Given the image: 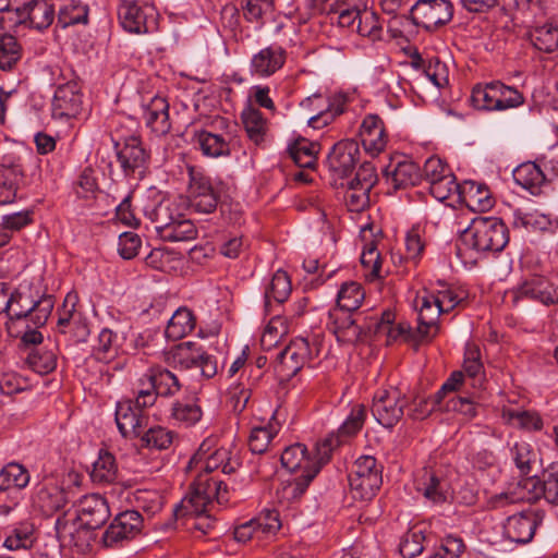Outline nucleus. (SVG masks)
<instances>
[{
	"label": "nucleus",
	"instance_id": "f03ea898",
	"mask_svg": "<svg viewBox=\"0 0 558 558\" xmlns=\"http://www.w3.org/2000/svg\"><path fill=\"white\" fill-rule=\"evenodd\" d=\"M461 241L478 253H499L509 242V230L500 218L477 217L461 233Z\"/></svg>",
	"mask_w": 558,
	"mask_h": 558
},
{
	"label": "nucleus",
	"instance_id": "603ef678",
	"mask_svg": "<svg viewBox=\"0 0 558 558\" xmlns=\"http://www.w3.org/2000/svg\"><path fill=\"white\" fill-rule=\"evenodd\" d=\"M496 101L495 81L485 85L477 84L473 87L471 104L474 108L487 111L498 110Z\"/></svg>",
	"mask_w": 558,
	"mask_h": 558
},
{
	"label": "nucleus",
	"instance_id": "72a5a7b5",
	"mask_svg": "<svg viewBox=\"0 0 558 558\" xmlns=\"http://www.w3.org/2000/svg\"><path fill=\"white\" fill-rule=\"evenodd\" d=\"M291 290L292 286L288 274L283 270L276 271L265 290V312L270 313L271 301L278 304L287 301Z\"/></svg>",
	"mask_w": 558,
	"mask_h": 558
},
{
	"label": "nucleus",
	"instance_id": "9b49d317",
	"mask_svg": "<svg viewBox=\"0 0 558 558\" xmlns=\"http://www.w3.org/2000/svg\"><path fill=\"white\" fill-rule=\"evenodd\" d=\"M354 312L341 308L329 311L328 329L336 336L338 342L342 344H355L363 341L372 329L371 326L360 324L362 314L353 316Z\"/></svg>",
	"mask_w": 558,
	"mask_h": 558
},
{
	"label": "nucleus",
	"instance_id": "20e7f679",
	"mask_svg": "<svg viewBox=\"0 0 558 558\" xmlns=\"http://www.w3.org/2000/svg\"><path fill=\"white\" fill-rule=\"evenodd\" d=\"M318 456H279L281 465L291 474L295 475L293 483L282 488L283 496L291 499L300 498L310 483L319 473L322 465L329 461L330 456H323L317 460Z\"/></svg>",
	"mask_w": 558,
	"mask_h": 558
},
{
	"label": "nucleus",
	"instance_id": "c03bdc74",
	"mask_svg": "<svg viewBox=\"0 0 558 558\" xmlns=\"http://www.w3.org/2000/svg\"><path fill=\"white\" fill-rule=\"evenodd\" d=\"M318 144L308 142L304 138L295 141L290 147L289 153L293 161L300 168H312L316 163Z\"/></svg>",
	"mask_w": 558,
	"mask_h": 558
},
{
	"label": "nucleus",
	"instance_id": "0e129e2a",
	"mask_svg": "<svg viewBox=\"0 0 558 558\" xmlns=\"http://www.w3.org/2000/svg\"><path fill=\"white\" fill-rule=\"evenodd\" d=\"M464 549L465 545L461 538L448 535L428 558H460Z\"/></svg>",
	"mask_w": 558,
	"mask_h": 558
},
{
	"label": "nucleus",
	"instance_id": "393cba45",
	"mask_svg": "<svg viewBox=\"0 0 558 558\" xmlns=\"http://www.w3.org/2000/svg\"><path fill=\"white\" fill-rule=\"evenodd\" d=\"M137 390H146L154 395L155 401L158 396H173L180 390V383L177 376L170 371L161 367L150 368L147 384H143Z\"/></svg>",
	"mask_w": 558,
	"mask_h": 558
},
{
	"label": "nucleus",
	"instance_id": "a878e982",
	"mask_svg": "<svg viewBox=\"0 0 558 558\" xmlns=\"http://www.w3.org/2000/svg\"><path fill=\"white\" fill-rule=\"evenodd\" d=\"M310 359V343L304 338L291 341L290 344L277 355V360L282 367L293 375L296 374Z\"/></svg>",
	"mask_w": 558,
	"mask_h": 558
},
{
	"label": "nucleus",
	"instance_id": "69168bd1",
	"mask_svg": "<svg viewBox=\"0 0 558 558\" xmlns=\"http://www.w3.org/2000/svg\"><path fill=\"white\" fill-rule=\"evenodd\" d=\"M78 303V295L76 292H69L61 305L58 310L59 318H58V327L61 332H65V327L70 326L72 320L78 316L76 312V305Z\"/></svg>",
	"mask_w": 558,
	"mask_h": 558
},
{
	"label": "nucleus",
	"instance_id": "4be33fe9",
	"mask_svg": "<svg viewBox=\"0 0 558 558\" xmlns=\"http://www.w3.org/2000/svg\"><path fill=\"white\" fill-rule=\"evenodd\" d=\"M154 9L148 5L141 7L135 1L124 0L120 3L118 15L122 27L134 34L148 32L147 19L153 16Z\"/></svg>",
	"mask_w": 558,
	"mask_h": 558
},
{
	"label": "nucleus",
	"instance_id": "e2e57ef3",
	"mask_svg": "<svg viewBox=\"0 0 558 558\" xmlns=\"http://www.w3.org/2000/svg\"><path fill=\"white\" fill-rule=\"evenodd\" d=\"M377 182L375 167L371 162H363L355 172L354 178L341 182V186H360L364 191H369Z\"/></svg>",
	"mask_w": 558,
	"mask_h": 558
},
{
	"label": "nucleus",
	"instance_id": "c85d7f7f",
	"mask_svg": "<svg viewBox=\"0 0 558 558\" xmlns=\"http://www.w3.org/2000/svg\"><path fill=\"white\" fill-rule=\"evenodd\" d=\"M316 102H326L320 95H313L307 97L301 102L304 108H311L315 106L316 109H320L318 113L308 119V125L313 129H322L331 123L336 117L340 116L344 111L343 101L336 100L328 102L327 107L323 109V105H315Z\"/></svg>",
	"mask_w": 558,
	"mask_h": 558
},
{
	"label": "nucleus",
	"instance_id": "6e6552de",
	"mask_svg": "<svg viewBox=\"0 0 558 558\" xmlns=\"http://www.w3.org/2000/svg\"><path fill=\"white\" fill-rule=\"evenodd\" d=\"M452 16L453 5L449 0H418L411 5L410 14L401 19L433 32L449 23Z\"/></svg>",
	"mask_w": 558,
	"mask_h": 558
},
{
	"label": "nucleus",
	"instance_id": "2eb2a0df",
	"mask_svg": "<svg viewBox=\"0 0 558 558\" xmlns=\"http://www.w3.org/2000/svg\"><path fill=\"white\" fill-rule=\"evenodd\" d=\"M110 515L107 499L99 494H92L81 499L76 520L83 529L97 530L108 521Z\"/></svg>",
	"mask_w": 558,
	"mask_h": 558
},
{
	"label": "nucleus",
	"instance_id": "13d9d810",
	"mask_svg": "<svg viewBox=\"0 0 558 558\" xmlns=\"http://www.w3.org/2000/svg\"><path fill=\"white\" fill-rule=\"evenodd\" d=\"M496 104L498 111L515 108L523 104V95L513 87L507 86L499 81H495Z\"/></svg>",
	"mask_w": 558,
	"mask_h": 558
},
{
	"label": "nucleus",
	"instance_id": "ea45409f",
	"mask_svg": "<svg viewBox=\"0 0 558 558\" xmlns=\"http://www.w3.org/2000/svg\"><path fill=\"white\" fill-rule=\"evenodd\" d=\"M195 140L205 156L217 158L230 155V143L222 135L201 131L196 134Z\"/></svg>",
	"mask_w": 558,
	"mask_h": 558
},
{
	"label": "nucleus",
	"instance_id": "dca6fc26",
	"mask_svg": "<svg viewBox=\"0 0 558 558\" xmlns=\"http://www.w3.org/2000/svg\"><path fill=\"white\" fill-rule=\"evenodd\" d=\"M541 498H544L543 494V476H527L519 481L517 487L512 492L501 493L495 495L490 504L493 508H500L509 504H514L519 500L535 504Z\"/></svg>",
	"mask_w": 558,
	"mask_h": 558
},
{
	"label": "nucleus",
	"instance_id": "6e6d98bb",
	"mask_svg": "<svg viewBox=\"0 0 558 558\" xmlns=\"http://www.w3.org/2000/svg\"><path fill=\"white\" fill-rule=\"evenodd\" d=\"M141 442L142 447L149 450H165L168 449L172 442L173 434L161 426L150 427L145 433H142Z\"/></svg>",
	"mask_w": 558,
	"mask_h": 558
},
{
	"label": "nucleus",
	"instance_id": "37998d69",
	"mask_svg": "<svg viewBox=\"0 0 558 558\" xmlns=\"http://www.w3.org/2000/svg\"><path fill=\"white\" fill-rule=\"evenodd\" d=\"M203 411L194 401H177L172 405L171 417L179 426L191 427L201 421Z\"/></svg>",
	"mask_w": 558,
	"mask_h": 558
},
{
	"label": "nucleus",
	"instance_id": "cd10ccee",
	"mask_svg": "<svg viewBox=\"0 0 558 558\" xmlns=\"http://www.w3.org/2000/svg\"><path fill=\"white\" fill-rule=\"evenodd\" d=\"M286 62V52L280 47H267L253 56L252 71L258 76H269L277 72Z\"/></svg>",
	"mask_w": 558,
	"mask_h": 558
},
{
	"label": "nucleus",
	"instance_id": "49530a36",
	"mask_svg": "<svg viewBox=\"0 0 558 558\" xmlns=\"http://www.w3.org/2000/svg\"><path fill=\"white\" fill-rule=\"evenodd\" d=\"M174 211H177V208H172L170 203L161 202L149 214V219L161 239H163L168 232L167 229L172 227L180 215Z\"/></svg>",
	"mask_w": 558,
	"mask_h": 558
},
{
	"label": "nucleus",
	"instance_id": "c756f323",
	"mask_svg": "<svg viewBox=\"0 0 558 558\" xmlns=\"http://www.w3.org/2000/svg\"><path fill=\"white\" fill-rule=\"evenodd\" d=\"M35 501L40 510L49 515L62 510L69 502V492L60 486H43L36 494Z\"/></svg>",
	"mask_w": 558,
	"mask_h": 558
},
{
	"label": "nucleus",
	"instance_id": "774afa93",
	"mask_svg": "<svg viewBox=\"0 0 558 558\" xmlns=\"http://www.w3.org/2000/svg\"><path fill=\"white\" fill-rule=\"evenodd\" d=\"M544 499L551 505H558V464L551 463L543 476Z\"/></svg>",
	"mask_w": 558,
	"mask_h": 558
},
{
	"label": "nucleus",
	"instance_id": "0eeeda50",
	"mask_svg": "<svg viewBox=\"0 0 558 558\" xmlns=\"http://www.w3.org/2000/svg\"><path fill=\"white\" fill-rule=\"evenodd\" d=\"M383 466L375 456H359L349 472V484L354 497L361 500L372 499L383 483Z\"/></svg>",
	"mask_w": 558,
	"mask_h": 558
},
{
	"label": "nucleus",
	"instance_id": "bb28decb",
	"mask_svg": "<svg viewBox=\"0 0 558 558\" xmlns=\"http://www.w3.org/2000/svg\"><path fill=\"white\" fill-rule=\"evenodd\" d=\"M144 120L156 135H165L170 131L169 104L163 97H154L147 106L144 107Z\"/></svg>",
	"mask_w": 558,
	"mask_h": 558
},
{
	"label": "nucleus",
	"instance_id": "b1692460",
	"mask_svg": "<svg viewBox=\"0 0 558 558\" xmlns=\"http://www.w3.org/2000/svg\"><path fill=\"white\" fill-rule=\"evenodd\" d=\"M118 160L125 175L141 174L148 161V154L137 137H129L117 153Z\"/></svg>",
	"mask_w": 558,
	"mask_h": 558
},
{
	"label": "nucleus",
	"instance_id": "9d476101",
	"mask_svg": "<svg viewBox=\"0 0 558 558\" xmlns=\"http://www.w3.org/2000/svg\"><path fill=\"white\" fill-rule=\"evenodd\" d=\"M512 302L522 300L538 302L545 306L558 304V275H532L525 278L511 291Z\"/></svg>",
	"mask_w": 558,
	"mask_h": 558
},
{
	"label": "nucleus",
	"instance_id": "4d7b16f0",
	"mask_svg": "<svg viewBox=\"0 0 558 558\" xmlns=\"http://www.w3.org/2000/svg\"><path fill=\"white\" fill-rule=\"evenodd\" d=\"M167 231L168 232L165 234L163 240L169 242L190 241L195 239L197 235V230L194 223L190 219H184L181 214L172 227L167 229Z\"/></svg>",
	"mask_w": 558,
	"mask_h": 558
},
{
	"label": "nucleus",
	"instance_id": "052dcab7",
	"mask_svg": "<svg viewBox=\"0 0 558 558\" xmlns=\"http://www.w3.org/2000/svg\"><path fill=\"white\" fill-rule=\"evenodd\" d=\"M441 287L442 289L434 293L435 300L433 302L440 306L442 313H448L464 301L465 292L463 290L458 291L447 284H441Z\"/></svg>",
	"mask_w": 558,
	"mask_h": 558
},
{
	"label": "nucleus",
	"instance_id": "412c9836",
	"mask_svg": "<svg viewBox=\"0 0 558 558\" xmlns=\"http://www.w3.org/2000/svg\"><path fill=\"white\" fill-rule=\"evenodd\" d=\"M362 145L367 154L375 157L386 148L388 136L385 123L377 114H367L360 129Z\"/></svg>",
	"mask_w": 558,
	"mask_h": 558
},
{
	"label": "nucleus",
	"instance_id": "1a4fd4ad",
	"mask_svg": "<svg viewBox=\"0 0 558 558\" xmlns=\"http://www.w3.org/2000/svg\"><path fill=\"white\" fill-rule=\"evenodd\" d=\"M187 199L190 208L197 213L208 215L217 209L220 198V187L214 184L210 177L194 168L189 169Z\"/></svg>",
	"mask_w": 558,
	"mask_h": 558
},
{
	"label": "nucleus",
	"instance_id": "3c124183",
	"mask_svg": "<svg viewBox=\"0 0 558 558\" xmlns=\"http://www.w3.org/2000/svg\"><path fill=\"white\" fill-rule=\"evenodd\" d=\"M550 225V220L546 215L536 211H525L518 208L513 211L512 226L514 228H522L527 231L546 230Z\"/></svg>",
	"mask_w": 558,
	"mask_h": 558
},
{
	"label": "nucleus",
	"instance_id": "7ed1b4c3",
	"mask_svg": "<svg viewBox=\"0 0 558 558\" xmlns=\"http://www.w3.org/2000/svg\"><path fill=\"white\" fill-rule=\"evenodd\" d=\"M134 398L117 403L116 422L123 437H138L148 425L146 409L154 405L155 397L146 390H134Z\"/></svg>",
	"mask_w": 558,
	"mask_h": 558
},
{
	"label": "nucleus",
	"instance_id": "a19ab883",
	"mask_svg": "<svg viewBox=\"0 0 558 558\" xmlns=\"http://www.w3.org/2000/svg\"><path fill=\"white\" fill-rule=\"evenodd\" d=\"M29 483V473L27 469L16 462L8 463L0 472V490L5 492L10 488L23 489Z\"/></svg>",
	"mask_w": 558,
	"mask_h": 558
},
{
	"label": "nucleus",
	"instance_id": "8fccbe9b",
	"mask_svg": "<svg viewBox=\"0 0 558 558\" xmlns=\"http://www.w3.org/2000/svg\"><path fill=\"white\" fill-rule=\"evenodd\" d=\"M26 363L34 372L46 375L54 371L57 355L52 350L46 348L32 349L27 354Z\"/></svg>",
	"mask_w": 558,
	"mask_h": 558
},
{
	"label": "nucleus",
	"instance_id": "a211bd4d",
	"mask_svg": "<svg viewBox=\"0 0 558 558\" xmlns=\"http://www.w3.org/2000/svg\"><path fill=\"white\" fill-rule=\"evenodd\" d=\"M360 158L359 144L355 141H341L333 145L328 155L329 170L340 179H349Z\"/></svg>",
	"mask_w": 558,
	"mask_h": 558
},
{
	"label": "nucleus",
	"instance_id": "423d86ee",
	"mask_svg": "<svg viewBox=\"0 0 558 558\" xmlns=\"http://www.w3.org/2000/svg\"><path fill=\"white\" fill-rule=\"evenodd\" d=\"M54 20V9L47 0H15L13 11L9 13L3 28L26 26L43 31Z\"/></svg>",
	"mask_w": 558,
	"mask_h": 558
},
{
	"label": "nucleus",
	"instance_id": "39448f33",
	"mask_svg": "<svg viewBox=\"0 0 558 558\" xmlns=\"http://www.w3.org/2000/svg\"><path fill=\"white\" fill-rule=\"evenodd\" d=\"M168 364L182 369L199 368L203 377L213 378L218 372L217 360L197 342H181L165 352Z\"/></svg>",
	"mask_w": 558,
	"mask_h": 558
},
{
	"label": "nucleus",
	"instance_id": "473e14b6",
	"mask_svg": "<svg viewBox=\"0 0 558 558\" xmlns=\"http://www.w3.org/2000/svg\"><path fill=\"white\" fill-rule=\"evenodd\" d=\"M527 36L533 47L541 52L551 53L558 49V26L553 23L532 27Z\"/></svg>",
	"mask_w": 558,
	"mask_h": 558
},
{
	"label": "nucleus",
	"instance_id": "de8ad7c7",
	"mask_svg": "<svg viewBox=\"0 0 558 558\" xmlns=\"http://www.w3.org/2000/svg\"><path fill=\"white\" fill-rule=\"evenodd\" d=\"M22 57V48L15 37L0 34V69L12 70Z\"/></svg>",
	"mask_w": 558,
	"mask_h": 558
},
{
	"label": "nucleus",
	"instance_id": "680f3d73",
	"mask_svg": "<svg viewBox=\"0 0 558 558\" xmlns=\"http://www.w3.org/2000/svg\"><path fill=\"white\" fill-rule=\"evenodd\" d=\"M466 187L470 202L476 205L478 210L485 211L493 207L494 201L486 184L470 181L465 182L464 189Z\"/></svg>",
	"mask_w": 558,
	"mask_h": 558
},
{
	"label": "nucleus",
	"instance_id": "2f4dec72",
	"mask_svg": "<svg viewBox=\"0 0 558 558\" xmlns=\"http://www.w3.org/2000/svg\"><path fill=\"white\" fill-rule=\"evenodd\" d=\"M241 120L250 141L257 146L262 145L268 131L267 120L262 112L252 106H247L241 113Z\"/></svg>",
	"mask_w": 558,
	"mask_h": 558
},
{
	"label": "nucleus",
	"instance_id": "c9c22d12",
	"mask_svg": "<svg viewBox=\"0 0 558 558\" xmlns=\"http://www.w3.org/2000/svg\"><path fill=\"white\" fill-rule=\"evenodd\" d=\"M118 473L119 468L114 456H97L89 470L92 482L101 485L114 483Z\"/></svg>",
	"mask_w": 558,
	"mask_h": 558
},
{
	"label": "nucleus",
	"instance_id": "58836bf2",
	"mask_svg": "<svg viewBox=\"0 0 558 558\" xmlns=\"http://www.w3.org/2000/svg\"><path fill=\"white\" fill-rule=\"evenodd\" d=\"M195 327V317L186 307L177 310L168 322L165 335L170 340H179Z\"/></svg>",
	"mask_w": 558,
	"mask_h": 558
},
{
	"label": "nucleus",
	"instance_id": "864d4df0",
	"mask_svg": "<svg viewBox=\"0 0 558 558\" xmlns=\"http://www.w3.org/2000/svg\"><path fill=\"white\" fill-rule=\"evenodd\" d=\"M288 325L287 320L280 315H275L267 324L262 338L260 344L265 351H269L275 348L281 338L287 335Z\"/></svg>",
	"mask_w": 558,
	"mask_h": 558
},
{
	"label": "nucleus",
	"instance_id": "79ce46f5",
	"mask_svg": "<svg viewBox=\"0 0 558 558\" xmlns=\"http://www.w3.org/2000/svg\"><path fill=\"white\" fill-rule=\"evenodd\" d=\"M502 417L512 426L529 432L539 430L543 427V420L535 411L505 409Z\"/></svg>",
	"mask_w": 558,
	"mask_h": 558
},
{
	"label": "nucleus",
	"instance_id": "7c9ffc66",
	"mask_svg": "<svg viewBox=\"0 0 558 558\" xmlns=\"http://www.w3.org/2000/svg\"><path fill=\"white\" fill-rule=\"evenodd\" d=\"M513 179L517 184L536 195L542 185L546 182V177L535 162H524L518 166L513 171Z\"/></svg>",
	"mask_w": 558,
	"mask_h": 558
},
{
	"label": "nucleus",
	"instance_id": "338daca9",
	"mask_svg": "<svg viewBox=\"0 0 558 558\" xmlns=\"http://www.w3.org/2000/svg\"><path fill=\"white\" fill-rule=\"evenodd\" d=\"M424 541L425 535L422 531H409L400 543L399 551L404 558H414L423 551Z\"/></svg>",
	"mask_w": 558,
	"mask_h": 558
},
{
	"label": "nucleus",
	"instance_id": "f704fd0d",
	"mask_svg": "<svg viewBox=\"0 0 558 558\" xmlns=\"http://www.w3.org/2000/svg\"><path fill=\"white\" fill-rule=\"evenodd\" d=\"M463 371L471 381V386L482 389L485 383L484 366L481 361V351L476 344H468L464 352Z\"/></svg>",
	"mask_w": 558,
	"mask_h": 558
},
{
	"label": "nucleus",
	"instance_id": "5fc2aeb1",
	"mask_svg": "<svg viewBox=\"0 0 558 558\" xmlns=\"http://www.w3.org/2000/svg\"><path fill=\"white\" fill-rule=\"evenodd\" d=\"M118 336L112 330L104 328L98 335L94 354L98 361L109 362L118 354Z\"/></svg>",
	"mask_w": 558,
	"mask_h": 558
},
{
	"label": "nucleus",
	"instance_id": "4c0bfd02",
	"mask_svg": "<svg viewBox=\"0 0 558 558\" xmlns=\"http://www.w3.org/2000/svg\"><path fill=\"white\" fill-rule=\"evenodd\" d=\"M280 424L276 421L275 415H272L266 426L253 427L248 438L251 453H266L272 438L278 434Z\"/></svg>",
	"mask_w": 558,
	"mask_h": 558
},
{
	"label": "nucleus",
	"instance_id": "a18cd8bd",
	"mask_svg": "<svg viewBox=\"0 0 558 558\" xmlns=\"http://www.w3.org/2000/svg\"><path fill=\"white\" fill-rule=\"evenodd\" d=\"M365 298L364 290L356 282H345L338 292L337 305L335 308L355 312Z\"/></svg>",
	"mask_w": 558,
	"mask_h": 558
},
{
	"label": "nucleus",
	"instance_id": "4468645a",
	"mask_svg": "<svg viewBox=\"0 0 558 558\" xmlns=\"http://www.w3.org/2000/svg\"><path fill=\"white\" fill-rule=\"evenodd\" d=\"M143 517L136 510H126L118 513L102 536L106 547L114 548L124 541L135 538L143 529Z\"/></svg>",
	"mask_w": 558,
	"mask_h": 558
},
{
	"label": "nucleus",
	"instance_id": "f8f14e48",
	"mask_svg": "<svg viewBox=\"0 0 558 558\" xmlns=\"http://www.w3.org/2000/svg\"><path fill=\"white\" fill-rule=\"evenodd\" d=\"M407 399L396 388L378 391L373 399L372 413L384 427H393L403 416Z\"/></svg>",
	"mask_w": 558,
	"mask_h": 558
},
{
	"label": "nucleus",
	"instance_id": "5701e85b",
	"mask_svg": "<svg viewBox=\"0 0 558 558\" xmlns=\"http://www.w3.org/2000/svg\"><path fill=\"white\" fill-rule=\"evenodd\" d=\"M433 300H435L434 293L426 292L424 295L417 296L418 326L416 331L421 340H430L436 335L437 319L442 314L440 306Z\"/></svg>",
	"mask_w": 558,
	"mask_h": 558
},
{
	"label": "nucleus",
	"instance_id": "ddd939ff",
	"mask_svg": "<svg viewBox=\"0 0 558 558\" xmlns=\"http://www.w3.org/2000/svg\"><path fill=\"white\" fill-rule=\"evenodd\" d=\"M365 416V407L363 404L354 405L337 433L329 434L317 444L318 453H331L335 450L344 449L350 439L363 427Z\"/></svg>",
	"mask_w": 558,
	"mask_h": 558
},
{
	"label": "nucleus",
	"instance_id": "e433bc0d",
	"mask_svg": "<svg viewBox=\"0 0 558 558\" xmlns=\"http://www.w3.org/2000/svg\"><path fill=\"white\" fill-rule=\"evenodd\" d=\"M395 189H404L407 186L415 185L421 180V172L418 166L411 160L398 161L391 172L386 170Z\"/></svg>",
	"mask_w": 558,
	"mask_h": 558
},
{
	"label": "nucleus",
	"instance_id": "09e8293b",
	"mask_svg": "<svg viewBox=\"0 0 558 558\" xmlns=\"http://www.w3.org/2000/svg\"><path fill=\"white\" fill-rule=\"evenodd\" d=\"M88 22V7L80 1L71 0L59 11L58 25L65 28L75 24H86Z\"/></svg>",
	"mask_w": 558,
	"mask_h": 558
},
{
	"label": "nucleus",
	"instance_id": "f3484780",
	"mask_svg": "<svg viewBox=\"0 0 558 558\" xmlns=\"http://www.w3.org/2000/svg\"><path fill=\"white\" fill-rule=\"evenodd\" d=\"M82 104L81 86L71 80L58 85L52 100V114L60 119L74 118L81 112Z\"/></svg>",
	"mask_w": 558,
	"mask_h": 558
},
{
	"label": "nucleus",
	"instance_id": "6ab92c4d",
	"mask_svg": "<svg viewBox=\"0 0 558 558\" xmlns=\"http://www.w3.org/2000/svg\"><path fill=\"white\" fill-rule=\"evenodd\" d=\"M542 519L533 511H521L508 517L504 534L511 542L526 544L532 541Z\"/></svg>",
	"mask_w": 558,
	"mask_h": 558
},
{
	"label": "nucleus",
	"instance_id": "aec40b11",
	"mask_svg": "<svg viewBox=\"0 0 558 558\" xmlns=\"http://www.w3.org/2000/svg\"><path fill=\"white\" fill-rule=\"evenodd\" d=\"M210 483L203 481V474L191 485V493L185 497L180 505H177L173 513L178 517L185 514H203L207 511V506L211 502Z\"/></svg>",
	"mask_w": 558,
	"mask_h": 558
},
{
	"label": "nucleus",
	"instance_id": "bf43d9fd",
	"mask_svg": "<svg viewBox=\"0 0 558 558\" xmlns=\"http://www.w3.org/2000/svg\"><path fill=\"white\" fill-rule=\"evenodd\" d=\"M459 189L460 186L457 183L453 173L442 175L441 179L434 181L428 185L429 193L439 202H446L451 196L458 194Z\"/></svg>",
	"mask_w": 558,
	"mask_h": 558
},
{
	"label": "nucleus",
	"instance_id": "f257e3e1",
	"mask_svg": "<svg viewBox=\"0 0 558 558\" xmlns=\"http://www.w3.org/2000/svg\"><path fill=\"white\" fill-rule=\"evenodd\" d=\"M53 308L51 295L34 299L31 293L15 290L10 292L5 323L8 332L12 337L21 333L20 325L31 322L36 327H43Z\"/></svg>",
	"mask_w": 558,
	"mask_h": 558
}]
</instances>
